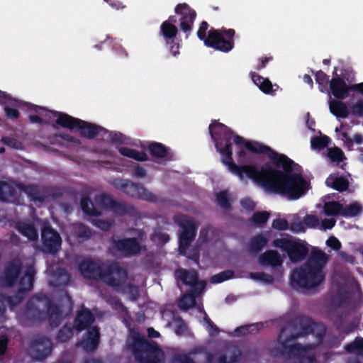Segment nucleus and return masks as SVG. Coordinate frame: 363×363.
<instances>
[{
  "instance_id": "1",
  "label": "nucleus",
  "mask_w": 363,
  "mask_h": 363,
  "mask_svg": "<svg viewBox=\"0 0 363 363\" xmlns=\"http://www.w3.org/2000/svg\"><path fill=\"white\" fill-rule=\"evenodd\" d=\"M225 162L241 179L245 175L267 191L285 195L291 199H298L308 189V183L297 174H286L272 167H263L260 170L252 166L239 167L233 163Z\"/></svg>"
},
{
  "instance_id": "2",
  "label": "nucleus",
  "mask_w": 363,
  "mask_h": 363,
  "mask_svg": "<svg viewBox=\"0 0 363 363\" xmlns=\"http://www.w3.org/2000/svg\"><path fill=\"white\" fill-rule=\"evenodd\" d=\"M315 328L319 331L325 330L323 326L313 325L308 318L301 317L281 330L279 342L282 346V352L286 363H303L306 359L309 362L313 361V359L308 354V348L311 349L312 345L302 347L300 345L291 342L292 339L313 331Z\"/></svg>"
},
{
  "instance_id": "3",
  "label": "nucleus",
  "mask_w": 363,
  "mask_h": 363,
  "mask_svg": "<svg viewBox=\"0 0 363 363\" xmlns=\"http://www.w3.org/2000/svg\"><path fill=\"white\" fill-rule=\"evenodd\" d=\"M328 261L329 256L325 252L313 249L308 261L294 271L291 276L293 284L306 289L317 288L325 281L324 269Z\"/></svg>"
},
{
  "instance_id": "4",
  "label": "nucleus",
  "mask_w": 363,
  "mask_h": 363,
  "mask_svg": "<svg viewBox=\"0 0 363 363\" xmlns=\"http://www.w3.org/2000/svg\"><path fill=\"white\" fill-rule=\"evenodd\" d=\"M21 321L24 324L36 323L48 318L51 326L59 325L62 320V314L56 306H52L50 300L45 296L32 298L26 310L19 315Z\"/></svg>"
},
{
  "instance_id": "5",
  "label": "nucleus",
  "mask_w": 363,
  "mask_h": 363,
  "mask_svg": "<svg viewBox=\"0 0 363 363\" xmlns=\"http://www.w3.org/2000/svg\"><path fill=\"white\" fill-rule=\"evenodd\" d=\"M127 347L140 363H163V351L152 341H147L140 334L130 331L127 340Z\"/></svg>"
},
{
  "instance_id": "6",
  "label": "nucleus",
  "mask_w": 363,
  "mask_h": 363,
  "mask_svg": "<svg viewBox=\"0 0 363 363\" xmlns=\"http://www.w3.org/2000/svg\"><path fill=\"white\" fill-rule=\"evenodd\" d=\"M273 246L286 252L288 257L293 262L301 261L308 252L307 249L303 245L289 236L274 240Z\"/></svg>"
},
{
  "instance_id": "7",
  "label": "nucleus",
  "mask_w": 363,
  "mask_h": 363,
  "mask_svg": "<svg viewBox=\"0 0 363 363\" xmlns=\"http://www.w3.org/2000/svg\"><path fill=\"white\" fill-rule=\"evenodd\" d=\"M174 220L182 228L179 250L182 255H185L186 249L196 235V225L191 219L182 215H176Z\"/></svg>"
},
{
  "instance_id": "8",
  "label": "nucleus",
  "mask_w": 363,
  "mask_h": 363,
  "mask_svg": "<svg viewBox=\"0 0 363 363\" xmlns=\"http://www.w3.org/2000/svg\"><path fill=\"white\" fill-rule=\"evenodd\" d=\"M113 186L122 190L127 195L148 201H156L157 197L142 186L135 184L130 181L122 179H116L112 182Z\"/></svg>"
},
{
  "instance_id": "9",
  "label": "nucleus",
  "mask_w": 363,
  "mask_h": 363,
  "mask_svg": "<svg viewBox=\"0 0 363 363\" xmlns=\"http://www.w3.org/2000/svg\"><path fill=\"white\" fill-rule=\"evenodd\" d=\"M57 123L69 129L79 128L82 135L89 138H94L97 134L99 130L96 126L92 124L63 113L58 115Z\"/></svg>"
},
{
  "instance_id": "10",
  "label": "nucleus",
  "mask_w": 363,
  "mask_h": 363,
  "mask_svg": "<svg viewBox=\"0 0 363 363\" xmlns=\"http://www.w3.org/2000/svg\"><path fill=\"white\" fill-rule=\"evenodd\" d=\"M103 280L109 286L120 289L128 283V273L119 265L108 266V272L103 276Z\"/></svg>"
},
{
  "instance_id": "11",
  "label": "nucleus",
  "mask_w": 363,
  "mask_h": 363,
  "mask_svg": "<svg viewBox=\"0 0 363 363\" xmlns=\"http://www.w3.org/2000/svg\"><path fill=\"white\" fill-rule=\"evenodd\" d=\"M79 269L85 278L103 280L104 273L108 272V265L99 261L87 259L80 264Z\"/></svg>"
},
{
  "instance_id": "12",
  "label": "nucleus",
  "mask_w": 363,
  "mask_h": 363,
  "mask_svg": "<svg viewBox=\"0 0 363 363\" xmlns=\"http://www.w3.org/2000/svg\"><path fill=\"white\" fill-rule=\"evenodd\" d=\"M246 147L254 152H268L269 157L273 160L274 163L279 167H281L286 171H290L293 162L284 155H279L269 149L267 146L261 145L257 143H247Z\"/></svg>"
},
{
  "instance_id": "13",
  "label": "nucleus",
  "mask_w": 363,
  "mask_h": 363,
  "mask_svg": "<svg viewBox=\"0 0 363 363\" xmlns=\"http://www.w3.org/2000/svg\"><path fill=\"white\" fill-rule=\"evenodd\" d=\"M176 277L183 284L191 286L193 294H199L206 287L204 281H198L197 274L195 271L189 272L184 269H179L176 272Z\"/></svg>"
},
{
  "instance_id": "14",
  "label": "nucleus",
  "mask_w": 363,
  "mask_h": 363,
  "mask_svg": "<svg viewBox=\"0 0 363 363\" xmlns=\"http://www.w3.org/2000/svg\"><path fill=\"white\" fill-rule=\"evenodd\" d=\"M22 263L20 260H14L6 267L0 277V282L6 286L15 284L21 272Z\"/></svg>"
},
{
  "instance_id": "15",
  "label": "nucleus",
  "mask_w": 363,
  "mask_h": 363,
  "mask_svg": "<svg viewBox=\"0 0 363 363\" xmlns=\"http://www.w3.org/2000/svg\"><path fill=\"white\" fill-rule=\"evenodd\" d=\"M52 352V343L46 337L35 340L30 347V356L37 360H41L48 357Z\"/></svg>"
},
{
  "instance_id": "16",
  "label": "nucleus",
  "mask_w": 363,
  "mask_h": 363,
  "mask_svg": "<svg viewBox=\"0 0 363 363\" xmlns=\"http://www.w3.org/2000/svg\"><path fill=\"white\" fill-rule=\"evenodd\" d=\"M114 247L125 256L135 255L145 250V246L136 238H127L116 241Z\"/></svg>"
},
{
  "instance_id": "17",
  "label": "nucleus",
  "mask_w": 363,
  "mask_h": 363,
  "mask_svg": "<svg viewBox=\"0 0 363 363\" xmlns=\"http://www.w3.org/2000/svg\"><path fill=\"white\" fill-rule=\"evenodd\" d=\"M41 236L45 251L54 253L60 248L61 238L56 231L45 227L42 231Z\"/></svg>"
},
{
  "instance_id": "18",
  "label": "nucleus",
  "mask_w": 363,
  "mask_h": 363,
  "mask_svg": "<svg viewBox=\"0 0 363 363\" xmlns=\"http://www.w3.org/2000/svg\"><path fill=\"white\" fill-rule=\"evenodd\" d=\"M204 43L208 46L224 52H228L233 48V43L225 40L217 31L211 32Z\"/></svg>"
},
{
  "instance_id": "19",
  "label": "nucleus",
  "mask_w": 363,
  "mask_h": 363,
  "mask_svg": "<svg viewBox=\"0 0 363 363\" xmlns=\"http://www.w3.org/2000/svg\"><path fill=\"white\" fill-rule=\"evenodd\" d=\"M284 258L285 256L281 255L277 251L269 250L259 255V263L276 268L282 265Z\"/></svg>"
},
{
  "instance_id": "20",
  "label": "nucleus",
  "mask_w": 363,
  "mask_h": 363,
  "mask_svg": "<svg viewBox=\"0 0 363 363\" xmlns=\"http://www.w3.org/2000/svg\"><path fill=\"white\" fill-rule=\"evenodd\" d=\"M99 339V331L96 327L90 328L86 337L77 345H81L86 351H92L96 349Z\"/></svg>"
},
{
  "instance_id": "21",
  "label": "nucleus",
  "mask_w": 363,
  "mask_h": 363,
  "mask_svg": "<svg viewBox=\"0 0 363 363\" xmlns=\"http://www.w3.org/2000/svg\"><path fill=\"white\" fill-rule=\"evenodd\" d=\"M330 86L333 94L336 98L344 99L347 96L349 89L343 79L334 78L330 81Z\"/></svg>"
},
{
  "instance_id": "22",
  "label": "nucleus",
  "mask_w": 363,
  "mask_h": 363,
  "mask_svg": "<svg viewBox=\"0 0 363 363\" xmlns=\"http://www.w3.org/2000/svg\"><path fill=\"white\" fill-rule=\"evenodd\" d=\"M35 271L33 265H28L23 277L19 282V291H28L31 290L33 283V277Z\"/></svg>"
},
{
  "instance_id": "23",
  "label": "nucleus",
  "mask_w": 363,
  "mask_h": 363,
  "mask_svg": "<svg viewBox=\"0 0 363 363\" xmlns=\"http://www.w3.org/2000/svg\"><path fill=\"white\" fill-rule=\"evenodd\" d=\"M94 320L92 313L88 310H82L80 311L75 320V328L77 330L81 331L91 325Z\"/></svg>"
},
{
  "instance_id": "24",
  "label": "nucleus",
  "mask_w": 363,
  "mask_h": 363,
  "mask_svg": "<svg viewBox=\"0 0 363 363\" xmlns=\"http://www.w3.org/2000/svg\"><path fill=\"white\" fill-rule=\"evenodd\" d=\"M16 227L18 230L30 240H35L38 239V231L30 223L26 221L19 222L17 223Z\"/></svg>"
},
{
  "instance_id": "25",
  "label": "nucleus",
  "mask_w": 363,
  "mask_h": 363,
  "mask_svg": "<svg viewBox=\"0 0 363 363\" xmlns=\"http://www.w3.org/2000/svg\"><path fill=\"white\" fill-rule=\"evenodd\" d=\"M345 348L350 353L362 355L357 361L349 363H363V338H356L352 342L347 345Z\"/></svg>"
},
{
  "instance_id": "26",
  "label": "nucleus",
  "mask_w": 363,
  "mask_h": 363,
  "mask_svg": "<svg viewBox=\"0 0 363 363\" xmlns=\"http://www.w3.org/2000/svg\"><path fill=\"white\" fill-rule=\"evenodd\" d=\"M325 183L328 186L332 187L339 191H345L348 188L349 184L346 179L333 174L330 175L327 178Z\"/></svg>"
},
{
  "instance_id": "27",
  "label": "nucleus",
  "mask_w": 363,
  "mask_h": 363,
  "mask_svg": "<svg viewBox=\"0 0 363 363\" xmlns=\"http://www.w3.org/2000/svg\"><path fill=\"white\" fill-rule=\"evenodd\" d=\"M220 350L226 363H235L240 356L239 349L235 345H227Z\"/></svg>"
},
{
  "instance_id": "28",
  "label": "nucleus",
  "mask_w": 363,
  "mask_h": 363,
  "mask_svg": "<svg viewBox=\"0 0 363 363\" xmlns=\"http://www.w3.org/2000/svg\"><path fill=\"white\" fill-rule=\"evenodd\" d=\"M323 208L326 216H342V205L337 201L325 202Z\"/></svg>"
},
{
  "instance_id": "29",
  "label": "nucleus",
  "mask_w": 363,
  "mask_h": 363,
  "mask_svg": "<svg viewBox=\"0 0 363 363\" xmlns=\"http://www.w3.org/2000/svg\"><path fill=\"white\" fill-rule=\"evenodd\" d=\"M267 244V239L262 235H257L252 238L248 248L250 252H257Z\"/></svg>"
},
{
  "instance_id": "30",
  "label": "nucleus",
  "mask_w": 363,
  "mask_h": 363,
  "mask_svg": "<svg viewBox=\"0 0 363 363\" xmlns=\"http://www.w3.org/2000/svg\"><path fill=\"white\" fill-rule=\"evenodd\" d=\"M330 111L335 116L346 118L348 115V109L346 105L339 101H331L330 102Z\"/></svg>"
},
{
  "instance_id": "31",
  "label": "nucleus",
  "mask_w": 363,
  "mask_h": 363,
  "mask_svg": "<svg viewBox=\"0 0 363 363\" xmlns=\"http://www.w3.org/2000/svg\"><path fill=\"white\" fill-rule=\"evenodd\" d=\"M119 152L124 156L134 159L138 161H145L147 159L146 154L140 152L137 150L130 149L125 147H121L118 149Z\"/></svg>"
},
{
  "instance_id": "32",
  "label": "nucleus",
  "mask_w": 363,
  "mask_h": 363,
  "mask_svg": "<svg viewBox=\"0 0 363 363\" xmlns=\"http://www.w3.org/2000/svg\"><path fill=\"white\" fill-rule=\"evenodd\" d=\"M81 206L82 210L88 215L99 216L100 211L96 206V203L94 204L88 197H84L81 201Z\"/></svg>"
},
{
  "instance_id": "33",
  "label": "nucleus",
  "mask_w": 363,
  "mask_h": 363,
  "mask_svg": "<svg viewBox=\"0 0 363 363\" xmlns=\"http://www.w3.org/2000/svg\"><path fill=\"white\" fill-rule=\"evenodd\" d=\"M362 207L358 202H353L349 205L343 206L342 216L345 217H353L361 213Z\"/></svg>"
},
{
  "instance_id": "34",
  "label": "nucleus",
  "mask_w": 363,
  "mask_h": 363,
  "mask_svg": "<svg viewBox=\"0 0 363 363\" xmlns=\"http://www.w3.org/2000/svg\"><path fill=\"white\" fill-rule=\"evenodd\" d=\"M69 281V274L64 270H59L55 273L50 279V283L56 286L67 284Z\"/></svg>"
},
{
  "instance_id": "35",
  "label": "nucleus",
  "mask_w": 363,
  "mask_h": 363,
  "mask_svg": "<svg viewBox=\"0 0 363 363\" xmlns=\"http://www.w3.org/2000/svg\"><path fill=\"white\" fill-rule=\"evenodd\" d=\"M23 297L20 295L15 297H9L4 295H0V311H4L6 306L13 307L19 303Z\"/></svg>"
},
{
  "instance_id": "36",
  "label": "nucleus",
  "mask_w": 363,
  "mask_h": 363,
  "mask_svg": "<svg viewBox=\"0 0 363 363\" xmlns=\"http://www.w3.org/2000/svg\"><path fill=\"white\" fill-rule=\"evenodd\" d=\"M13 186L5 182L0 181V200L6 201L13 194Z\"/></svg>"
},
{
  "instance_id": "37",
  "label": "nucleus",
  "mask_w": 363,
  "mask_h": 363,
  "mask_svg": "<svg viewBox=\"0 0 363 363\" xmlns=\"http://www.w3.org/2000/svg\"><path fill=\"white\" fill-rule=\"evenodd\" d=\"M73 228L74 230V233L79 238L82 239H87L91 237V230L86 225L77 223L73 225Z\"/></svg>"
},
{
  "instance_id": "38",
  "label": "nucleus",
  "mask_w": 363,
  "mask_h": 363,
  "mask_svg": "<svg viewBox=\"0 0 363 363\" xmlns=\"http://www.w3.org/2000/svg\"><path fill=\"white\" fill-rule=\"evenodd\" d=\"M188 6L186 4H179L177 6L175 11L178 13L184 14V20L192 22L196 16V13L194 11L188 10Z\"/></svg>"
},
{
  "instance_id": "39",
  "label": "nucleus",
  "mask_w": 363,
  "mask_h": 363,
  "mask_svg": "<svg viewBox=\"0 0 363 363\" xmlns=\"http://www.w3.org/2000/svg\"><path fill=\"white\" fill-rule=\"evenodd\" d=\"M327 155L331 162H336L337 164L340 163L345 158L342 151L337 147L329 148Z\"/></svg>"
},
{
  "instance_id": "40",
  "label": "nucleus",
  "mask_w": 363,
  "mask_h": 363,
  "mask_svg": "<svg viewBox=\"0 0 363 363\" xmlns=\"http://www.w3.org/2000/svg\"><path fill=\"white\" fill-rule=\"evenodd\" d=\"M195 298L192 294H185L179 301V306L181 309L187 310L195 304Z\"/></svg>"
},
{
  "instance_id": "41",
  "label": "nucleus",
  "mask_w": 363,
  "mask_h": 363,
  "mask_svg": "<svg viewBox=\"0 0 363 363\" xmlns=\"http://www.w3.org/2000/svg\"><path fill=\"white\" fill-rule=\"evenodd\" d=\"M95 203L99 211L103 208L111 207L113 206V200L108 196H98L95 198Z\"/></svg>"
},
{
  "instance_id": "42",
  "label": "nucleus",
  "mask_w": 363,
  "mask_h": 363,
  "mask_svg": "<svg viewBox=\"0 0 363 363\" xmlns=\"http://www.w3.org/2000/svg\"><path fill=\"white\" fill-rule=\"evenodd\" d=\"M249 276L251 279L264 284H272L274 281L273 277L264 272H251Z\"/></svg>"
},
{
  "instance_id": "43",
  "label": "nucleus",
  "mask_w": 363,
  "mask_h": 363,
  "mask_svg": "<svg viewBox=\"0 0 363 363\" xmlns=\"http://www.w3.org/2000/svg\"><path fill=\"white\" fill-rule=\"evenodd\" d=\"M207 363H226L220 349L214 352H208L206 354Z\"/></svg>"
},
{
  "instance_id": "44",
  "label": "nucleus",
  "mask_w": 363,
  "mask_h": 363,
  "mask_svg": "<svg viewBox=\"0 0 363 363\" xmlns=\"http://www.w3.org/2000/svg\"><path fill=\"white\" fill-rule=\"evenodd\" d=\"M149 150L154 156L158 157H164L167 154V149L160 143H152Z\"/></svg>"
},
{
  "instance_id": "45",
  "label": "nucleus",
  "mask_w": 363,
  "mask_h": 363,
  "mask_svg": "<svg viewBox=\"0 0 363 363\" xmlns=\"http://www.w3.org/2000/svg\"><path fill=\"white\" fill-rule=\"evenodd\" d=\"M233 277H234V272L233 271L226 270V271L222 272L220 273H218V274L213 276L211 278L210 281L213 284L220 283L223 281L231 279Z\"/></svg>"
},
{
  "instance_id": "46",
  "label": "nucleus",
  "mask_w": 363,
  "mask_h": 363,
  "mask_svg": "<svg viewBox=\"0 0 363 363\" xmlns=\"http://www.w3.org/2000/svg\"><path fill=\"white\" fill-rule=\"evenodd\" d=\"M233 277H234V272L233 271L226 270V271L222 272L220 273H218V274L213 276L211 278L210 281L213 284L220 283L223 281L231 279Z\"/></svg>"
},
{
  "instance_id": "47",
  "label": "nucleus",
  "mask_w": 363,
  "mask_h": 363,
  "mask_svg": "<svg viewBox=\"0 0 363 363\" xmlns=\"http://www.w3.org/2000/svg\"><path fill=\"white\" fill-rule=\"evenodd\" d=\"M73 335L72 328L69 326H64L57 335V340L60 342H65L67 341Z\"/></svg>"
},
{
  "instance_id": "48",
  "label": "nucleus",
  "mask_w": 363,
  "mask_h": 363,
  "mask_svg": "<svg viewBox=\"0 0 363 363\" xmlns=\"http://www.w3.org/2000/svg\"><path fill=\"white\" fill-rule=\"evenodd\" d=\"M168 326L174 327L175 333L178 335L183 334L186 331V325L183 320L179 318H175L172 323H168Z\"/></svg>"
},
{
  "instance_id": "49",
  "label": "nucleus",
  "mask_w": 363,
  "mask_h": 363,
  "mask_svg": "<svg viewBox=\"0 0 363 363\" xmlns=\"http://www.w3.org/2000/svg\"><path fill=\"white\" fill-rule=\"evenodd\" d=\"M216 201L218 205L223 208H228L230 207L229 196L226 191L216 194Z\"/></svg>"
},
{
  "instance_id": "50",
  "label": "nucleus",
  "mask_w": 363,
  "mask_h": 363,
  "mask_svg": "<svg viewBox=\"0 0 363 363\" xmlns=\"http://www.w3.org/2000/svg\"><path fill=\"white\" fill-rule=\"evenodd\" d=\"M162 31L164 36L172 38L176 35L177 29L174 25L168 22H164L162 25Z\"/></svg>"
},
{
  "instance_id": "51",
  "label": "nucleus",
  "mask_w": 363,
  "mask_h": 363,
  "mask_svg": "<svg viewBox=\"0 0 363 363\" xmlns=\"http://www.w3.org/2000/svg\"><path fill=\"white\" fill-rule=\"evenodd\" d=\"M1 141L6 145L16 150L23 148L22 143L14 138L3 137Z\"/></svg>"
},
{
  "instance_id": "52",
  "label": "nucleus",
  "mask_w": 363,
  "mask_h": 363,
  "mask_svg": "<svg viewBox=\"0 0 363 363\" xmlns=\"http://www.w3.org/2000/svg\"><path fill=\"white\" fill-rule=\"evenodd\" d=\"M227 130H228V128L221 123H213L209 126V131L213 139L216 135H218L220 132L225 133Z\"/></svg>"
},
{
  "instance_id": "53",
  "label": "nucleus",
  "mask_w": 363,
  "mask_h": 363,
  "mask_svg": "<svg viewBox=\"0 0 363 363\" xmlns=\"http://www.w3.org/2000/svg\"><path fill=\"white\" fill-rule=\"evenodd\" d=\"M269 217V213L267 211L257 212L253 214L252 220L256 224L265 223Z\"/></svg>"
},
{
  "instance_id": "54",
  "label": "nucleus",
  "mask_w": 363,
  "mask_h": 363,
  "mask_svg": "<svg viewBox=\"0 0 363 363\" xmlns=\"http://www.w3.org/2000/svg\"><path fill=\"white\" fill-rule=\"evenodd\" d=\"M329 138L327 136L315 138L311 140V146L313 148H323L328 145Z\"/></svg>"
},
{
  "instance_id": "55",
  "label": "nucleus",
  "mask_w": 363,
  "mask_h": 363,
  "mask_svg": "<svg viewBox=\"0 0 363 363\" xmlns=\"http://www.w3.org/2000/svg\"><path fill=\"white\" fill-rule=\"evenodd\" d=\"M303 223L308 228H315L320 224V221L316 216L310 214L304 217Z\"/></svg>"
},
{
  "instance_id": "56",
  "label": "nucleus",
  "mask_w": 363,
  "mask_h": 363,
  "mask_svg": "<svg viewBox=\"0 0 363 363\" xmlns=\"http://www.w3.org/2000/svg\"><path fill=\"white\" fill-rule=\"evenodd\" d=\"M272 227L276 230H284L289 228V225L284 219H276L272 223Z\"/></svg>"
},
{
  "instance_id": "57",
  "label": "nucleus",
  "mask_w": 363,
  "mask_h": 363,
  "mask_svg": "<svg viewBox=\"0 0 363 363\" xmlns=\"http://www.w3.org/2000/svg\"><path fill=\"white\" fill-rule=\"evenodd\" d=\"M94 225L103 230H108L111 228L112 223L108 220H103L101 219H96L93 220Z\"/></svg>"
},
{
  "instance_id": "58",
  "label": "nucleus",
  "mask_w": 363,
  "mask_h": 363,
  "mask_svg": "<svg viewBox=\"0 0 363 363\" xmlns=\"http://www.w3.org/2000/svg\"><path fill=\"white\" fill-rule=\"evenodd\" d=\"M326 245L334 250H338L341 247L340 242L334 236H330L328 239Z\"/></svg>"
},
{
  "instance_id": "59",
  "label": "nucleus",
  "mask_w": 363,
  "mask_h": 363,
  "mask_svg": "<svg viewBox=\"0 0 363 363\" xmlns=\"http://www.w3.org/2000/svg\"><path fill=\"white\" fill-rule=\"evenodd\" d=\"M336 223L334 218H325L321 221V228L323 230L331 229Z\"/></svg>"
},
{
  "instance_id": "60",
  "label": "nucleus",
  "mask_w": 363,
  "mask_h": 363,
  "mask_svg": "<svg viewBox=\"0 0 363 363\" xmlns=\"http://www.w3.org/2000/svg\"><path fill=\"white\" fill-rule=\"evenodd\" d=\"M8 338L5 335H0V357H2L7 348Z\"/></svg>"
},
{
  "instance_id": "61",
  "label": "nucleus",
  "mask_w": 363,
  "mask_h": 363,
  "mask_svg": "<svg viewBox=\"0 0 363 363\" xmlns=\"http://www.w3.org/2000/svg\"><path fill=\"white\" fill-rule=\"evenodd\" d=\"M172 363H194L193 360L186 355H177Z\"/></svg>"
},
{
  "instance_id": "62",
  "label": "nucleus",
  "mask_w": 363,
  "mask_h": 363,
  "mask_svg": "<svg viewBox=\"0 0 363 363\" xmlns=\"http://www.w3.org/2000/svg\"><path fill=\"white\" fill-rule=\"evenodd\" d=\"M352 113L357 116L363 114V101H357L352 107Z\"/></svg>"
},
{
  "instance_id": "63",
  "label": "nucleus",
  "mask_w": 363,
  "mask_h": 363,
  "mask_svg": "<svg viewBox=\"0 0 363 363\" xmlns=\"http://www.w3.org/2000/svg\"><path fill=\"white\" fill-rule=\"evenodd\" d=\"M255 330L254 325L243 326L236 329L235 332L240 335H246L249 333H252Z\"/></svg>"
},
{
  "instance_id": "64",
  "label": "nucleus",
  "mask_w": 363,
  "mask_h": 363,
  "mask_svg": "<svg viewBox=\"0 0 363 363\" xmlns=\"http://www.w3.org/2000/svg\"><path fill=\"white\" fill-rule=\"evenodd\" d=\"M241 204L243 206V208L250 211L253 210L255 207V203L250 199H245L242 200Z\"/></svg>"
}]
</instances>
